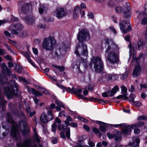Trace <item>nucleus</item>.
I'll return each mask as SVG.
<instances>
[{
    "label": "nucleus",
    "mask_w": 147,
    "mask_h": 147,
    "mask_svg": "<svg viewBox=\"0 0 147 147\" xmlns=\"http://www.w3.org/2000/svg\"><path fill=\"white\" fill-rule=\"evenodd\" d=\"M7 121L12 124V126L11 129L10 134L11 136L15 139L17 142V145L18 147H37V145L34 143L36 142L39 143L40 139L37 134L36 129H33L34 134L33 136V141L31 138H26L24 140L22 143L21 142V137L18 126L12 119L9 116V113H7Z\"/></svg>",
    "instance_id": "obj_1"
},
{
    "label": "nucleus",
    "mask_w": 147,
    "mask_h": 147,
    "mask_svg": "<svg viewBox=\"0 0 147 147\" xmlns=\"http://www.w3.org/2000/svg\"><path fill=\"white\" fill-rule=\"evenodd\" d=\"M89 65L90 67L94 69L96 73H98L102 71L104 69V64L101 58L98 57H93Z\"/></svg>",
    "instance_id": "obj_2"
},
{
    "label": "nucleus",
    "mask_w": 147,
    "mask_h": 147,
    "mask_svg": "<svg viewBox=\"0 0 147 147\" xmlns=\"http://www.w3.org/2000/svg\"><path fill=\"white\" fill-rule=\"evenodd\" d=\"M113 45L109 46L106 50V52H109L107 59L109 62L112 64L117 63L119 62L117 53L115 51Z\"/></svg>",
    "instance_id": "obj_3"
},
{
    "label": "nucleus",
    "mask_w": 147,
    "mask_h": 147,
    "mask_svg": "<svg viewBox=\"0 0 147 147\" xmlns=\"http://www.w3.org/2000/svg\"><path fill=\"white\" fill-rule=\"evenodd\" d=\"M56 42L55 39L52 36H49L45 38L42 42L43 48L47 51L51 50L53 49Z\"/></svg>",
    "instance_id": "obj_4"
},
{
    "label": "nucleus",
    "mask_w": 147,
    "mask_h": 147,
    "mask_svg": "<svg viewBox=\"0 0 147 147\" xmlns=\"http://www.w3.org/2000/svg\"><path fill=\"white\" fill-rule=\"evenodd\" d=\"M130 5L128 2L125 3V7H123L120 5L116 6L115 8V11L118 13H121L124 11L123 15L126 18L130 17L131 15L130 11L131 10V8L129 7Z\"/></svg>",
    "instance_id": "obj_5"
},
{
    "label": "nucleus",
    "mask_w": 147,
    "mask_h": 147,
    "mask_svg": "<svg viewBox=\"0 0 147 147\" xmlns=\"http://www.w3.org/2000/svg\"><path fill=\"white\" fill-rule=\"evenodd\" d=\"M47 116L44 112H43L40 117L41 121L43 123H47L49 121L53 120L55 118L52 112V110L50 108L47 109Z\"/></svg>",
    "instance_id": "obj_6"
},
{
    "label": "nucleus",
    "mask_w": 147,
    "mask_h": 147,
    "mask_svg": "<svg viewBox=\"0 0 147 147\" xmlns=\"http://www.w3.org/2000/svg\"><path fill=\"white\" fill-rule=\"evenodd\" d=\"M90 38L88 31L82 29L79 32L77 35V39L80 42H85L88 40Z\"/></svg>",
    "instance_id": "obj_7"
},
{
    "label": "nucleus",
    "mask_w": 147,
    "mask_h": 147,
    "mask_svg": "<svg viewBox=\"0 0 147 147\" xmlns=\"http://www.w3.org/2000/svg\"><path fill=\"white\" fill-rule=\"evenodd\" d=\"M83 49L82 50V53L80 55L79 53L78 48L77 49H76L75 52V53L78 55L80 57L81 59V61L82 63H83V65L85 66V67L87 68V60L85 58V59H82V58H83V57H86L87 52V45L86 44H83Z\"/></svg>",
    "instance_id": "obj_8"
},
{
    "label": "nucleus",
    "mask_w": 147,
    "mask_h": 147,
    "mask_svg": "<svg viewBox=\"0 0 147 147\" xmlns=\"http://www.w3.org/2000/svg\"><path fill=\"white\" fill-rule=\"evenodd\" d=\"M24 120L19 122L20 128L22 132V134L25 136H26L29 132L30 128L28 127V124L26 122L27 119L24 115L22 114Z\"/></svg>",
    "instance_id": "obj_9"
},
{
    "label": "nucleus",
    "mask_w": 147,
    "mask_h": 147,
    "mask_svg": "<svg viewBox=\"0 0 147 147\" xmlns=\"http://www.w3.org/2000/svg\"><path fill=\"white\" fill-rule=\"evenodd\" d=\"M4 89L5 93L8 99L12 98L14 95H16L13 86H11L10 87H6Z\"/></svg>",
    "instance_id": "obj_10"
},
{
    "label": "nucleus",
    "mask_w": 147,
    "mask_h": 147,
    "mask_svg": "<svg viewBox=\"0 0 147 147\" xmlns=\"http://www.w3.org/2000/svg\"><path fill=\"white\" fill-rule=\"evenodd\" d=\"M120 28L122 32L124 34H126L128 32L130 31L131 30V26L130 24L127 28L125 29L127 25V23L123 21L120 22L119 24Z\"/></svg>",
    "instance_id": "obj_11"
},
{
    "label": "nucleus",
    "mask_w": 147,
    "mask_h": 147,
    "mask_svg": "<svg viewBox=\"0 0 147 147\" xmlns=\"http://www.w3.org/2000/svg\"><path fill=\"white\" fill-rule=\"evenodd\" d=\"M23 28V26L20 23L18 24H13L10 27V29L11 30V32L14 34L17 35L18 32L16 30H19Z\"/></svg>",
    "instance_id": "obj_12"
},
{
    "label": "nucleus",
    "mask_w": 147,
    "mask_h": 147,
    "mask_svg": "<svg viewBox=\"0 0 147 147\" xmlns=\"http://www.w3.org/2000/svg\"><path fill=\"white\" fill-rule=\"evenodd\" d=\"M56 16L59 19H61L66 16V13L64 8H58L55 12Z\"/></svg>",
    "instance_id": "obj_13"
},
{
    "label": "nucleus",
    "mask_w": 147,
    "mask_h": 147,
    "mask_svg": "<svg viewBox=\"0 0 147 147\" xmlns=\"http://www.w3.org/2000/svg\"><path fill=\"white\" fill-rule=\"evenodd\" d=\"M68 126L60 124L58 125V127L59 130L65 132L66 137L69 138L70 136V129L68 127Z\"/></svg>",
    "instance_id": "obj_14"
},
{
    "label": "nucleus",
    "mask_w": 147,
    "mask_h": 147,
    "mask_svg": "<svg viewBox=\"0 0 147 147\" xmlns=\"http://www.w3.org/2000/svg\"><path fill=\"white\" fill-rule=\"evenodd\" d=\"M136 125H126L125 124L122 126L123 127L122 130V133L125 134H127L131 131V129L134 128L136 126Z\"/></svg>",
    "instance_id": "obj_15"
},
{
    "label": "nucleus",
    "mask_w": 147,
    "mask_h": 147,
    "mask_svg": "<svg viewBox=\"0 0 147 147\" xmlns=\"http://www.w3.org/2000/svg\"><path fill=\"white\" fill-rule=\"evenodd\" d=\"M140 140L138 138L133 137L132 138V142H129V146L131 147H139Z\"/></svg>",
    "instance_id": "obj_16"
},
{
    "label": "nucleus",
    "mask_w": 147,
    "mask_h": 147,
    "mask_svg": "<svg viewBox=\"0 0 147 147\" xmlns=\"http://www.w3.org/2000/svg\"><path fill=\"white\" fill-rule=\"evenodd\" d=\"M82 92V90L81 89L74 88L73 87V90L72 92L76 94L79 98L82 100H85L86 99V98L84 97L83 95L81 94Z\"/></svg>",
    "instance_id": "obj_17"
},
{
    "label": "nucleus",
    "mask_w": 147,
    "mask_h": 147,
    "mask_svg": "<svg viewBox=\"0 0 147 147\" xmlns=\"http://www.w3.org/2000/svg\"><path fill=\"white\" fill-rule=\"evenodd\" d=\"M115 131L116 134H115V136H114V140L116 142H119L120 141L121 139V133L119 131L115 129Z\"/></svg>",
    "instance_id": "obj_18"
},
{
    "label": "nucleus",
    "mask_w": 147,
    "mask_h": 147,
    "mask_svg": "<svg viewBox=\"0 0 147 147\" xmlns=\"http://www.w3.org/2000/svg\"><path fill=\"white\" fill-rule=\"evenodd\" d=\"M141 71L140 66L139 64L136 65L133 72V75L134 77L137 78L139 75Z\"/></svg>",
    "instance_id": "obj_19"
},
{
    "label": "nucleus",
    "mask_w": 147,
    "mask_h": 147,
    "mask_svg": "<svg viewBox=\"0 0 147 147\" xmlns=\"http://www.w3.org/2000/svg\"><path fill=\"white\" fill-rule=\"evenodd\" d=\"M1 67L2 68L3 71L4 72H6L7 74V75L9 76L10 75L11 72L10 69H8L7 67L6 64L4 63H1Z\"/></svg>",
    "instance_id": "obj_20"
},
{
    "label": "nucleus",
    "mask_w": 147,
    "mask_h": 147,
    "mask_svg": "<svg viewBox=\"0 0 147 147\" xmlns=\"http://www.w3.org/2000/svg\"><path fill=\"white\" fill-rule=\"evenodd\" d=\"M9 132L8 129H5L4 128L1 129L0 127V138H3L6 136Z\"/></svg>",
    "instance_id": "obj_21"
},
{
    "label": "nucleus",
    "mask_w": 147,
    "mask_h": 147,
    "mask_svg": "<svg viewBox=\"0 0 147 147\" xmlns=\"http://www.w3.org/2000/svg\"><path fill=\"white\" fill-rule=\"evenodd\" d=\"M25 20L28 24H32L34 23V18L32 16L29 15L27 16Z\"/></svg>",
    "instance_id": "obj_22"
},
{
    "label": "nucleus",
    "mask_w": 147,
    "mask_h": 147,
    "mask_svg": "<svg viewBox=\"0 0 147 147\" xmlns=\"http://www.w3.org/2000/svg\"><path fill=\"white\" fill-rule=\"evenodd\" d=\"M111 76V74H109L105 72L103 73L102 74V79L104 80H111L112 79Z\"/></svg>",
    "instance_id": "obj_23"
},
{
    "label": "nucleus",
    "mask_w": 147,
    "mask_h": 147,
    "mask_svg": "<svg viewBox=\"0 0 147 147\" xmlns=\"http://www.w3.org/2000/svg\"><path fill=\"white\" fill-rule=\"evenodd\" d=\"M119 90V88L118 86L117 85L115 86L114 88L112 89L109 94V96H113L117 91H118Z\"/></svg>",
    "instance_id": "obj_24"
},
{
    "label": "nucleus",
    "mask_w": 147,
    "mask_h": 147,
    "mask_svg": "<svg viewBox=\"0 0 147 147\" xmlns=\"http://www.w3.org/2000/svg\"><path fill=\"white\" fill-rule=\"evenodd\" d=\"M30 5L28 3L24 4L22 6V10L24 13L29 10Z\"/></svg>",
    "instance_id": "obj_25"
},
{
    "label": "nucleus",
    "mask_w": 147,
    "mask_h": 147,
    "mask_svg": "<svg viewBox=\"0 0 147 147\" xmlns=\"http://www.w3.org/2000/svg\"><path fill=\"white\" fill-rule=\"evenodd\" d=\"M90 100L94 102H99L100 103L103 105L106 103V102L104 100L97 98L91 97L90 98Z\"/></svg>",
    "instance_id": "obj_26"
},
{
    "label": "nucleus",
    "mask_w": 147,
    "mask_h": 147,
    "mask_svg": "<svg viewBox=\"0 0 147 147\" xmlns=\"http://www.w3.org/2000/svg\"><path fill=\"white\" fill-rule=\"evenodd\" d=\"M47 10V8L43 5H40L39 8V12L42 14L43 13H46Z\"/></svg>",
    "instance_id": "obj_27"
},
{
    "label": "nucleus",
    "mask_w": 147,
    "mask_h": 147,
    "mask_svg": "<svg viewBox=\"0 0 147 147\" xmlns=\"http://www.w3.org/2000/svg\"><path fill=\"white\" fill-rule=\"evenodd\" d=\"M24 56L26 57L28 61L33 66H35V65L32 62L31 59L30 58V56L27 52H25L24 53Z\"/></svg>",
    "instance_id": "obj_28"
},
{
    "label": "nucleus",
    "mask_w": 147,
    "mask_h": 147,
    "mask_svg": "<svg viewBox=\"0 0 147 147\" xmlns=\"http://www.w3.org/2000/svg\"><path fill=\"white\" fill-rule=\"evenodd\" d=\"M72 121V119L69 115L66 116V120L64 122L65 124L67 125H70L69 121Z\"/></svg>",
    "instance_id": "obj_29"
},
{
    "label": "nucleus",
    "mask_w": 147,
    "mask_h": 147,
    "mask_svg": "<svg viewBox=\"0 0 147 147\" xmlns=\"http://www.w3.org/2000/svg\"><path fill=\"white\" fill-rule=\"evenodd\" d=\"M52 66L55 68L58 69L60 72H63L65 69V67L63 66H59L55 65H53Z\"/></svg>",
    "instance_id": "obj_30"
},
{
    "label": "nucleus",
    "mask_w": 147,
    "mask_h": 147,
    "mask_svg": "<svg viewBox=\"0 0 147 147\" xmlns=\"http://www.w3.org/2000/svg\"><path fill=\"white\" fill-rule=\"evenodd\" d=\"M144 44L143 41L142 40H140L137 42L138 49L139 50H140L141 48L143 46Z\"/></svg>",
    "instance_id": "obj_31"
},
{
    "label": "nucleus",
    "mask_w": 147,
    "mask_h": 147,
    "mask_svg": "<svg viewBox=\"0 0 147 147\" xmlns=\"http://www.w3.org/2000/svg\"><path fill=\"white\" fill-rule=\"evenodd\" d=\"M32 94L36 96H42V94L41 93L34 89H32Z\"/></svg>",
    "instance_id": "obj_32"
},
{
    "label": "nucleus",
    "mask_w": 147,
    "mask_h": 147,
    "mask_svg": "<svg viewBox=\"0 0 147 147\" xmlns=\"http://www.w3.org/2000/svg\"><path fill=\"white\" fill-rule=\"evenodd\" d=\"M81 8H80V6H78L74 8V11L79 14L81 13Z\"/></svg>",
    "instance_id": "obj_33"
},
{
    "label": "nucleus",
    "mask_w": 147,
    "mask_h": 147,
    "mask_svg": "<svg viewBox=\"0 0 147 147\" xmlns=\"http://www.w3.org/2000/svg\"><path fill=\"white\" fill-rule=\"evenodd\" d=\"M136 95L133 93L130 94L129 100L131 102H133L134 101V99L136 98Z\"/></svg>",
    "instance_id": "obj_34"
},
{
    "label": "nucleus",
    "mask_w": 147,
    "mask_h": 147,
    "mask_svg": "<svg viewBox=\"0 0 147 147\" xmlns=\"http://www.w3.org/2000/svg\"><path fill=\"white\" fill-rule=\"evenodd\" d=\"M116 98L117 99H121L123 98L124 99H128V98L127 97V94H123V95H120L118 96H117L116 97Z\"/></svg>",
    "instance_id": "obj_35"
},
{
    "label": "nucleus",
    "mask_w": 147,
    "mask_h": 147,
    "mask_svg": "<svg viewBox=\"0 0 147 147\" xmlns=\"http://www.w3.org/2000/svg\"><path fill=\"white\" fill-rule=\"evenodd\" d=\"M120 78L121 80H124L126 78L128 74L127 72H125L122 74H120Z\"/></svg>",
    "instance_id": "obj_36"
},
{
    "label": "nucleus",
    "mask_w": 147,
    "mask_h": 147,
    "mask_svg": "<svg viewBox=\"0 0 147 147\" xmlns=\"http://www.w3.org/2000/svg\"><path fill=\"white\" fill-rule=\"evenodd\" d=\"M121 92L123 94L127 95V89L125 86H122L121 87Z\"/></svg>",
    "instance_id": "obj_37"
},
{
    "label": "nucleus",
    "mask_w": 147,
    "mask_h": 147,
    "mask_svg": "<svg viewBox=\"0 0 147 147\" xmlns=\"http://www.w3.org/2000/svg\"><path fill=\"white\" fill-rule=\"evenodd\" d=\"M55 102L56 104L57 105H58V106L61 107L62 108L64 109H65V107L64 106L63 103L62 102H61L59 100H56Z\"/></svg>",
    "instance_id": "obj_38"
},
{
    "label": "nucleus",
    "mask_w": 147,
    "mask_h": 147,
    "mask_svg": "<svg viewBox=\"0 0 147 147\" xmlns=\"http://www.w3.org/2000/svg\"><path fill=\"white\" fill-rule=\"evenodd\" d=\"M92 131L94 133L96 134L98 133L100 137L102 136V134L100 132H99V131L98 128L94 127L92 129Z\"/></svg>",
    "instance_id": "obj_39"
},
{
    "label": "nucleus",
    "mask_w": 147,
    "mask_h": 147,
    "mask_svg": "<svg viewBox=\"0 0 147 147\" xmlns=\"http://www.w3.org/2000/svg\"><path fill=\"white\" fill-rule=\"evenodd\" d=\"M4 45L9 51L11 53H13V51L11 49L10 46H9V45L7 43H5Z\"/></svg>",
    "instance_id": "obj_40"
},
{
    "label": "nucleus",
    "mask_w": 147,
    "mask_h": 147,
    "mask_svg": "<svg viewBox=\"0 0 147 147\" xmlns=\"http://www.w3.org/2000/svg\"><path fill=\"white\" fill-rule=\"evenodd\" d=\"M56 123L54 122L52 125V131L54 133H55L56 130Z\"/></svg>",
    "instance_id": "obj_41"
},
{
    "label": "nucleus",
    "mask_w": 147,
    "mask_h": 147,
    "mask_svg": "<svg viewBox=\"0 0 147 147\" xmlns=\"http://www.w3.org/2000/svg\"><path fill=\"white\" fill-rule=\"evenodd\" d=\"M22 69L23 68L21 66H18L16 70L18 73L22 74Z\"/></svg>",
    "instance_id": "obj_42"
},
{
    "label": "nucleus",
    "mask_w": 147,
    "mask_h": 147,
    "mask_svg": "<svg viewBox=\"0 0 147 147\" xmlns=\"http://www.w3.org/2000/svg\"><path fill=\"white\" fill-rule=\"evenodd\" d=\"M111 74V80H117L119 78V77L118 75L114 74V73H113V74Z\"/></svg>",
    "instance_id": "obj_43"
},
{
    "label": "nucleus",
    "mask_w": 147,
    "mask_h": 147,
    "mask_svg": "<svg viewBox=\"0 0 147 147\" xmlns=\"http://www.w3.org/2000/svg\"><path fill=\"white\" fill-rule=\"evenodd\" d=\"M133 102L134 104L137 106L138 107H140L142 105V102L140 101H134Z\"/></svg>",
    "instance_id": "obj_44"
},
{
    "label": "nucleus",
    "mask_w": 147,
    "mask_h": 147,
    "mask_svg": "<svg viewBox=\"0 0 147 147\" xmlns=\"http://www.w3.org/2000/svg\"><path fill=\"white\" fill-rule=\"evenodd\" d=\"M106 126L105 125H101L99 127V129L101 131L104 132L106 130Z\"/></svg>",
    "instance_id": "obj_45"
},
{
    "label": "nucleus",
    "mask_w": 147,
    "mask_h": 147,
    "mask_svg": "<svg viewBox=\"0 0 147 147\" xmlns=\"http://www.w3.org/2000/svg\"><path fill=\"white\" fill-rule=\"evenodd\" d=\"M88 144L90 147H94L95 146V143L94 142L90 139L88 141Z\"/></svg>",
    "instance_id": "obj_46"
},
{
    "label": "nucleus",
    "mask_w": 147,
    "mask_h": 147,
    "mask_svg": "<svg viewBox=\"0 0 147 147\" xmlns=\"http://www.w3.org/2000/svg\"><path fill=\"white\" fill-rule=\"evenodd\" d=\"M147 117L146 116L144 115H142L139 116L137 119L138 120H145L146 119Z\"/></svg>",
    "instance_id": "obj_47"
},
{
    "label": "nucleus",
    "mask_w": 147,
    "mask_h": 147,
    "mask_svg": "<svg viewBox=\"0 0 147 147\" xmlns=\"http://www.w3.org/2000/svg\"><path fill=\"white\" fill-rule=\"evenodd\" d=\"M65 90L67 92H72L73 90V87L72 88H71L70 87L67 88L65 87L64 90Z\"/></svg>",
    "instance_id": "obj_48"
},
{
    "label": "nucleus",
    "mask_w": 147,
    "mask_h": 147,
    "mask_svg": "<svg viewBox=\"0 0 147 147\" xmlns=\"http://www.w3.org/2000/svg\"><path fill=\"white\" fill-rule=\"evenodd\" d=\"M18 79L19 81L20 82L23 81L26 84H28V82L26 79L24 78L19 77Z\"/></svg>",
    "instance_id": "obj_49"
},
{
    "label": "nucleus",
    "mask_w": 147,
    "mask_h": 147,
    "mask_svg": "<svg viewBox=\"0 0 147 147\" xmlns=\"http://www.w3.org/2000/svg\"><path fill=\"white\" fill-rule=\"evenodd\" d=\"M134 125H136V126L134 127V128L136 127H140L144 125V123L143 122H140L138 124H134Z\"/></svg>",
    "instance_id": "obj_50"
},
{
    "label": "nucleus",
    "mask_w": 147,
    "mask_h": 147,
    "mask_svg": "<svg viewBox=\"0 0 147 147\" xmlns=\"http://www.w3.org/2000/svg\"><path fill=\"white\" fill-rule=\"evenodd\" d=\"M107 137L109 139L114 138V136H115V134H112L110 133H107Z\"/></svg>",
    "instance_id": "obj_51"
},
{
    "label": "nucleus",
    "mask_w": 147,
    "mask_h": 147,
    "mask_svg": "<svg viewBox=\"0 0 147 147\" xmlns=\"http://www.w3.org/2000/svg\"><path fill=\"white\" fill-rule=\"evenodd\" d=\"M58 116L60 117L62 116L65 117L66 116L65 112L64 111H60L59 113Z\"/></svg>",
    "instance_id": "obj_52"
},
{
    "label": "nucleus",
    "mask_w": 147,
    "mask_h": 147,
    "mask_svg": "<svg viewBox=\"0 0 147 147\" xmlns=\"http://www.w3.org/2000/svg\"><path fill=\"white\" fill-rule=\"evenodd\" d=\"M4 80H3V79H2L1 80V83L3 84H7L8 82V79H7V78L5 77H4V78H3Z\"/></svg>",
    "instance_id": "obj_53"
},
{
    "label": "nucleus",
    "mask_w": 147,
    "mask_h": 147,
    "mask_svg": "<svg viewBox=\"0 0 147 147\" xmlns=\"http://www.w3.org/2000/svg\"><path fill=\"white\" fill-rule=\"evenodd\" d=\"M7 53V52L6 51L3 49L0 48V55H2L4 54H6Z\"/></svg>",
    "instance_id": "obj_54"
},
{
    "label": "nucleus",
    "mask_w": 147,
    "mask_h": 147,
    "mask_svg": "<svg viewBox=\"0 0 147 147\" xmlns=\"http://www.w3.org/2000/svg\"><path fill=\"white\" fill-rule=\"evenodd\" d=\"M60 54V51L59 49H57L55 52V56L58 57L59 56V55Z\"/></svg>",
    "instance_id": "obj_55"
},
{
    "label": "nucleus",
    "mask_w": 147,
    "mask_h": 147,
    "mask_svg": "<svg viewBox=\"0 0 147 147\" xmlns=\"http://www.w3.org/2000/svg\"><path fill=\"white\" fill-rule=\"evenodd\" d=\"M141 23L143 25H146L147 24V18H144L142 20Z\"/></svg>",
    "instance_id": "obj_56"
},
{
    "label": "nucleus",
    "mask_w": 147,
    "mask_h": 147,
    "mask_svg": "<svg viewBox=\"0 0 147 147\" xmlns=\"http://www.w3.org/2000/svg\"><path fill=\"white\" fill-rule=\"evenodd\" d=\"M36 113V111H32L28 114H29V116L32 117Z\"/></svg>",
    "instance_id": "obj_57"
},
{
    "label": "nucleus",
    "mask_w": 147,
    "mask_h": 147,
    "mask_svg": "<svg viewBox=\"0 0 147 147\" xmlns=\"http://www.w3.org/2000/svg\"><path fill=\"white\" fill-rule=\"evenodd\" d=\"M129 90L131 92L135 91L134 87L133 85H131V87L129 88Z\"/></svg>",
    "instance_id": "obj_58"
},
{
    "label": "nucleus",
    "mask_w": 147,
    "mask_h": 147,
    "mask_svg": "<svg viewBox=\"0 0 147 147\" xmlns=\"http://www.w3.org/2000/svg\"><path fill=\"white\" fill-rule=\"evenodd\" d=\"M64 132L63 131H61L60 133L61 137L63 139H65L66 137L64 134Z\"/></svg>",
    "instance_id": "obj_59"
},
{
    "label": "nucleus",
    "mask_w": 147,
    "mask_h": 147,
    "mask_svg": "<svg viewBox=\"0 0 147 147\" xmlns=\"http://www.w3.org/2000/svg\"><path fill=\"white\" fill-rule=\"evenodd\" d=\"M4 58L6 59L9 61H12V59L10 56L9 55H7L4 57Z\"/></svg>",
    "instance_id": "obj_60"
},
{
    "label": "nucleus",
    "mask_w": 147,
    "mask_h": 147,
    "mask_svg": "<svg viewBox=\"0 0 147 147\" xmlns=\"http://www.w3.org/2000/svg\"><path fill=\"white\" fill-rule=\"evenodd\" d=\"M140 90H141L143 88H145V89L147 88V85L146 84H140Z\"/></svg>",
    "instance_id": "obj_61"
},
{
    "label": "nucleus",
    "mask_w": 147,
    "mask_h": 147,
    "mask_svg": "<svg viewBox=\"0 0 147 147\" xmlns=\"http://www.w3.org/2000/svg\"><path fill=\"white\" fill-rule=\"evenodd\" d=\"M79 16V14L74 11L73 12V18L74 19L77 18Z\"/></svg>",
    "instance_id": "obj_62"
},
{
    "label": "nucleus",
    "mask_w": 147,
    "mask_h": 147,
    "mask_svg": "<svg viewBox=\"0 0 147 147\" xmlns=\"http://www.w3.org/2000/svg\"><path fill=\"white\" fill-rule=\"evenodd\" d=\"M55 123L56 122H57L58 124H60L61 123V121L60 119L58 117H56L55 118Z\"/></svg>",
    "instance_id": "obj_63"
},
{
    "label": "nucleus",
    "mask_w": 147,
    "mask_h": 147,
    "mask_svg": "<svg viewBox=\"0 0 147 147\" xmlns=\"http://www.w3.org/2000/svg\"><path fill=\"white\" fill-rule=\"evenodd\" d=\"M88 16L89 17V18L91 19H93L94 18V15L93 14L91 13L90 12L88 13Z\"/></svg>",
    "instance_id": "obj_64"
}]
</instances>
